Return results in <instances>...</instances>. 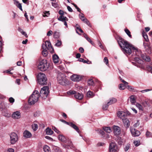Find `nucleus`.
<instances>
[{"label": "nucleus", "instance_id": "f257e3e1", "mask_svg": "<svg viewBox=\"0 0 152 152\" xmlns=\"http://www.w3.org/2000/svg\"><path fill=\"white\" fill-rule=\"evenodd\" d=\"M117 39L119 45L124 54L130 55L132 53V50L137 51V48L121 37H118Z\"/></svg>", "mask_w": 152, "mask_h": 152}, {"label": "nucleus", "instance_id": "f03ea898", "mask_svg": "<svg viewBox=\"0 0 152 152\" xmlns=\"http://www.w3.org/2000/svg\"><path fill=\"white\" fill-rule=\"evenodd\" d=\"M117 115L122 120L125 127L126 129L128 128L129 126L130 122L129 120L126 118L125 113L123 111H119L117 113Z\"/></svg>", "mask_w": 152, "mask_h": 152}, {"label": "nucleus", "instance_id": "7ed1b4c3", "mask_svg": "<svg viewBox=\"0 0 152 152\" xmlns=\"http://www.w3.org/2000/svg\"><path fill=\"white\" fill-rule=\"evenodd\" d=\"M39 97V92L37 90L34 91L29 97L28 100L29 103L31 105L34 104L38 101Z\"/></svg>", "mask_w": 152, "mask_h": 152}, {"label": "nucleus", "instance_id": "20e7f679", "mask_svg": "<svg viewBox=\"0 0 152 152\" xmlns=\"http://www.w3.org/2000/svg\"><path fill=\"white\" fill-rule=\"evenodd\" d=\"M57 80L58 83L61 85L66 86L69 84V81L66 78V76L61 73H58L57 76Z\"/></svg>", "mask_w": 152, "mask_h": 152}, {"label": "nucleus", "instance_id": "39448f33", "mask_svg": "<svg viewBox=\"0 0 152 152\" xmlns=\"http://www.w3.org/2000/svg\"><path fill=\"white\" fill-rule=\"evenodd\" d=\"M38 83L40 85H46L47 80L45 75L42 73H39L37 76Z\"/></svg>", "mask_w": 152, "mask_h": 152}, {"label": "nucleus", "instance_id": "423d86ee", "mask_svg": "<svg viewBox=\"0 0 152 152\" xmlns=\"http://www.w3.org/2000/svg\"><path fill=\"white\" fill-rule=\"evenodd\" d=\"M38 68L41 71H45L48 68L47 60H42L38 65Z\"/></svg>", "mask_w": 152, "mask_h": 152}, {"label": "nucleus", "instance_id": "0eeeda50", "mask_svg": "<svg viewBox=\"0 0 152 152\" xmlns=\"http://www.w3.org/2000/svg\"><path fill=\"white\" fill-rule=\"evenodd\" d=\"M109 152H118L119 149L116 143L112 142L109 145Z\"/></svg>", "mask_w": 152, "mask_h": 152}, {"label": "nucleus", "instance_id": "6e6552de", "mask_svg": "<svg viewBox=\"0 0 152 152\" xmlns=\"http://www.w3.org/2000/svg\"><path fill=\"white\" fill-rule=\"evenodd\" d=\"M10 143L11 144H15L18 140V136L17 134L15 132H13L10 134Z\"/></svg>", "mask_w": 152, "mask_h": 152}, {"label": "nucleus", "instance_id": "1a4fd4ad", "mask_svg": "<svg viewBox=\"0 0 152 152\" xmlns=\"http://www.w3.org/2000/svg\"><path fill=\"white\" fill-rule=\"evenodd\" d=\"M49 93V88L48 86H44L41 89L40 92V95L44 97H46Z\"/></svg>", "mask_w": 152, "mask_h": 152}, {"label": "nucleus", "instance_id": "9d476101", "mask_svg": "<svg viewBox=\"0 0 152 152\" xmlns=\"http://www.w3.org/2000/svg\"><path fill=\"white\" fill-rule=\"evenodd\" d=\"M70 78L73 81L78 82L81 80V77L79 75H73L71 76Z\"/></svg>", "mask_w": 152, "mask_h": 152}, {"label": "nucleus", "instance_id": "9b49d317", "mask_svg": "<svg viewBox=\"0 0 152 152\" xmlns=\"http://www.w3.org/2000/svg\"><path fill=\"white\" fill-rule=\"evenodd\" d=\"M130 131L133 136L137 137L139 136L140 134V132L134 129H130Z\"/></svg>", "mask_w": 152, "mask_h": 152}, {"label": "nucleus", "instance_id": "f8f14e48", "mask_svg": "<svg viewBox=\"0 0 152 152\" xmlns=\"http://www.w3.org/2000/svg\"><path fill=\"white\" fill-rule=\"evenodd\" d=\"M140 55H138L139 57H141L142 59L147 61H150V58L148 56L145 55L144 54H142L141 52H139Z\"/></svg>", "mask_w": 152, "mask_h": 152}, {"label": "nucleus", "instance_id": "ddd939ff", "mask_svg": "<svg viewBox=\"0 0 152 152\" xmlns=\"http://www.w3.org/2000/svg\"><path fill=\"white\" fill-rule=\"evenodd\" d=\"M20 113L18 111H16L13 113L12 115V117L14 119H18L20 118Z\"/></svg>", "mask_w": 152, "mask_h": 152}, {"label": "nucleus", "instance_id": "4468645a", "mask_svg": "<svg viewBox=\"0 0 152 152\" xmlns=\"http://www.w3.org/2000/svg\"><path fill=\"white\" fill-rule=\"evenodd\" d=\"M143 45L144 48L147 51L148 53H151V47L150 45L148 43H143Z\"/></svg>", "mask_w": 152, "mask_h": 152}, {"label": "nucleus", "instance_id": "2eb2a0df", "mask_svg": "<svg viewBox=\"0 0 152 152\" xmlns=\"http://www.w3.org/2000/svg\"><path fill=\"white\" fill-rule=\"evenodd\" d=\"M44 46L45 48L47 47V50H50L51 52L52 51H53V49L52 48L50 42L49 41H46L45 42V44H44Z\"/></svg>", "mask_w": 152, "mask_h": 152}, {"label": "nucleus", "instance_id": "dca6fc26", "mask_svg": "<svg viewBox=\"0 0 152 152\" xmlns=\"http://www.w3.org/2000/svg\"><path fill=\"white\" fill-rule=\"evenodd\" d=\"M114 133L115 135H119L121 133L120 128L118 126H115L113 127Z\"/></svg>", "mask_w": 152, "mask_h": 152}, {"label": "nucleus", "instance_id": "f3484780", "mask_svg": "<svg viewBox=\"0 0 152 152\" xmlns=\"http://www.w3.org/2000/svg\"><path fill=\"white\" fill-rule=\"evenodd\" d=\"M44 45V44L43 43L42 46V49H43L42 51V53L44 57H46L48 54V51L47 48L46 47L45 48Z\"/></svg>", "mask_w": 152, "mask_h": 152}, {"label": "nucleus", "instance_id": "a211bd4d", "mask_svg": "<svg viewBox=\"0 0 152 152\" xmlns=\"http://www.w3.org/2000/svg\"><path fill=\"white\" fill-rule=\"evenodd\" d=\"M23 136L26 138H29L32 136V134L29 131L26 130L23 132Z\"/></svg>", "mask_w": 152, "mask_h": 152}, {"label": "nucleus", "instance_id": "6ab92c4d", "mask_svg": "<svg viewBox=\"0 0 152 152\" xmlns=\"http://www.w3.org/2000/svg\"><path fill=\"white\" fill-rule=\"evenodd\" d=\"M82 15H79V16L80 19L84 23H86L87 25H89L90 24L88 20L86 18H84V19H82V18H84V16L83 14L81 13Z\"/></svg>", "mask_w": 152, "mask_h": 152}, {"label": "nucleus", "instance_id": "aec40b11", "mask_svg": "<svg viewBox=\"0 0 152 152\" xmlns=\"http://www.w3.org/2000/svg\"><path fill=\"white\" fill-rule=\"evenodd\" d=\"M53 62L55 64L58 63L59 61L58 56L56 54H55L53 56Z\"/></svg>", "mask_w": 152, "mask_h": 152}, {"label": "nucleus", "instance_id": "412c9836", "mask_svg": "<svg viewBox=\"0 0 152 152\" xmlns=\"http://www.w3.org/2000/svg\"><path fill=\"white\" fill-rule=\"evenodd\" d=\"M83 36L92 45H94V42L91 40V39L88 37L86 34L85 33H84L83 34Z\"/></svg>", "mask_w": 152, "mask_h": 152}, {"label": "nucleus", "instance_id": "4be33fe9", "mask_svg": "<svg viewBox=\"0 0 152 152\" xmlns=\"http://www.w3.org/2000/svg\"><path fill=\"white\" fill-rule=\"evenodd\" d=\"M69 125L70 126L76 130L78 133L79 132V131L78 128L75 124L72 123L70 122L69 124Z\"/></svg>", "mask_w": 152, "mask_h": 152}, {"label": "nucleus", "instance_id": "5701e85b", "mask_svg": "<svg viewBox=\"0 0 152 152\" xmlns=\"http://www.w3.org/2000/svg\"><path fill=\"white\" fill-rule=\"evenodd\" d=\"M59 21H61L63 22L65 21H68V19L66 17H64L63 15H61L58 18Z\"/></svg>", "mask_w": 152, "mask_h": 152}, {"label": "nucleus", "instance_id": "b1692460", "mask_svg": "<svg viewBox=\"0 0 152 152\" xmlns=\"http://www.w3.org/2000/svg\"><path fill=\"white\" fill-rule=\"evenodd\" d=\"M74 96L77 99H81L83 97L82 94L79 93H76L74 95Z\"/></svg>", "mask_w": 152, "mask_h": 152}, {"label": "nucleus", "instance_id": "393cba45", "mask_svg": "<svg viewBox=\"0 0 152 152\" xmlns=\"http://www.w3.org/2000/svg\"><path fill=\"white\" fill-rule=\"evenodd\" d=\"M7 103L4 102L0 101V109H5L7 107Z\"/></svg>", "mask_w": 152, "mask_h": 152}, {"label": "nucleus", "instance_id": "a878e982", "mask_svg": "<svg viewBox=\"0 0 152 152\" xmlns=\"http://www.w3.org/2000/svg\"><path fill=\"white\" fill-rule=\"evenodd\" d=\"M59 140L61 142H64L66 141V139L63 135H59L58 137Z\"/></svg>", "mask_w": 152, "mask_h": 152}, {"label": "nucleus", "instance_id": "bb28decb", "mask_svg": "<svg viewBox=\"0 0 152 152\" xmlns=\"http://www.w3.org/2000/svg\"><path fill=\"white\" fill-rule=\"evenodd\" d=\"M46 134L48 135H52L53 133V131L49 128H47L46 129Z\"/></svg>", "mask_w": 152, "mask_h": 152}, {"label": "nucleus", "instance_id": "cd10ccee", "mask_svg": "<svg viewBox=\"0 0 152 152\" xmlns=\"http://www.w3.org/2000/svg\"><path fill=\"white\" fill-rule=\"evenodd\" d=\"M117 101V99L115 98H112L110 99V101L107 102V104L110 105L115 103Z\"/></svg>", "mask_w": 152, "mask_h": 152}, {"label": "nucleus", "instance_id": "c85d7f7f", "mask_svg": "<svg viewBox=\"0 0 152 152\" xmlns=\"http://www.w3.org/2000/svg\"><path fill=\"white\" fill-rule=\"evenodd\" d=\"M53 36L55 39H58L59 38L60 34L58 32L55 31L53 32Z\"/></svg>", "mask_w": 152, "mask_h": 152}, {"label": "nucleus", "instance_id": "c756f323", "mask_svg": "<svg viewBox=\"0 0 152 152\" xmlns=\"http://www.w3.org/2000/svg\"><path fill=\"white\" fill-rule=\"evenodd\" d=\"M94 93L91 91H89L86 94V96L87 97L91 98L94 96Z\"/></svg>", "mask_w": 152, "mask_h": 152}, {"label": "nucleus", "instance_id": "7c9ffc66", "mask_svg": "<svg viewBox=\"0 0 152 152\" xmlns=\"http://www.w3.org/2000/svg\"><path fill=\"white\" fill-rule=\"evenodd\" d=\"M88 85L91 86L94 85V83L92 79H89L87 81Z\"/></svg>", "mask_w": 152, "mask_h": 152}, {"label": "nucleus", "instance_id": "2f4dec72", "mask_svg": "<svg viewBox=\"0 0 152 152\" xmlns=\"http://www.w3.org/2000/svg\"><path fill=\"white\" fill-rule=\"evenodd\" d=\"M125 84L121 83L118 86L119 89L120 90H124L125 89L126 86Z\"/></svg>", "mask_w": 152, "mask_h": 152}, {"label": "nucleus", "instance_id": "473e14b6", "mask_svg": "<svg viewBox=\"0 0 152 152\" xmlns=\"http://www.w3.org/2000/svg\"><path fill=\"white\" fill-rule=\"evenodd\" d=\"M143 36L146 42L149 40L148 36L145 32L143 31L142 32Z\"/></svg>", "mask_w": 152, "mask_h": 152}, {"label": "nucleus", "instance_id": "72a5a7b5", "mask_svg": "<svg viewBox=\"0 0 152 152\" xmlns=\"http://www.w3.org/2000/svg\"><path fill=\"white\" fill-rule=\"evenodd\" d=\"M130 101L132 104L135 103L136 100L134 96H131L130 97Z\"/></svg>", "mask_w": 152, "mask_h": 152}, {"label": "nucleus", "instance_id": "f704fd0d", "mask_svg": "<svg viewBox=\"0 0 152 152\" xmlns=\"http://www.w3.org/2000/svg\"><path fill=\"white\" fill-rule=\"evenodd\" d=\"M43 149L45 152H49L50 148L47 145H45L43 147Z\"/></svg>", "mask_w": 152, "mask_h": 152}, {"label": "nucleus", "instance_id": "c9c22d12", "mask_svg": "<svg viewBox=\"0 0 152 152\" xmlns=\"http://www.w3.org/2000/svg\"><path fill=\"white\" fill-rule=\"evenodd\" d=\"M125 32L129 36V37L132 38V35L131 34V33L127 29H126L124 30Z\"/></svg>", "mask_w": 152, "mask_h": 152}, {"label": "nucleus", "instance_id": "e433bc0d", "mask_svg": "<svg viewBox=\"0 0 152 152\" xmlns=\"http://www.w3.org/2000/svg\"><path fill=\"white\" fill-rule=\"evenodd\" d=\"M79 60L80 61L84 63H87L88 64H90V63H88V62H89V60L86 61V60H84L82 58H80L79 59Z\"/></svg>", "mask_w": 152, "mask_h": 152}, {"label": "nucleus", "instance_id": "4c0bfd02", "mask_svg": "<svg viewBox=\"0 0 152 152\" xmlns=\"http://www.w3.org/2000/svg\"><path fill=\"white\" fill-rule=\"evenodd\" d=\"M104 130L107 132L109 133L111 132V130L110 128L109 127H107L104 128Z\"/></svg>", "mask_w": 152, "mask_h": 152}, {"label": "nucleus", "instance_id": "58836bf2", "mask_svg": "<svg viewBox=\"0 0 152 152\" xmlns=\"http://www.w3.org/2000/svg\"><path fill=\"white\" fill-rule=\"evenodd\" d=\"M76 91H69L67 92V93L68 94H75L76 93Z\"/></svg>", "mask_w": 152, "mask_h": 152}, {"label": "nucleus", "instance_id": "ea45409f", "mask_svg": "<svg viewBox=\"0 0 152 152\" xmlns=\"http://www.w3.org/2000/svg\"><path fill=\"white\" fill-rule=\"evenodd\" d=\"M136 106L139 110H143V107L139 103H137L136 104Z\"/></svg>", "mask_w": 152, "mask_h": 152}, {"label": "nucleus", "instance_id": "a19ab883", "mask_svg": "<svg viewBox=\"0 0 152 152\" xmlns=\"http://www.w3.org/2000/svg\"><path fill=\"white\" fill-rule=\"evenodd\" d=\"M130 145L129 144H127L124 147V150L125 151H127L129 148Z\"/></svg>", "mask_w": 152, "mask_h": 152}, {"label": "nucleus", "instance_id": "79ce46f5", "mask_svg": "<svg viewBox=\"0 0 152 152\" xmlns=\"http://www.w3.org/2000/svg\"><path fill=\"white\" fill-rule=\"evenodd\" d=\"M134 144L136 146H138L140 144V142L138 141H135L134 142Z\"/></svg>", "mask_w": 152, "mask_h": 152}, {"label": "nucleus", "instance_id": "37998d69", "mask_svg": "<svg viewBox=\"0 0 152 152\" xmlns=\"http://www.w3.org/2000/svg\"><path fill=\"white\" fill-rule=\"evenodd\" d=\"M61 44V42L59 40H57V42L55 44V46H60Z\"/></svg>", "mask_w": 152, "mask_h": 152}, {"label": "nucleus", "instance_id": "c03bdc74", "mask_svg": "<svg viewBox=\"0 0 152 152\" xmlns=\"http://www.w3.org/2000/svg\"><path fill=\"white\" fill-rule=\"evenodd\" d=\"M108 105V104H104L103 105V106H102V109H103L104 110H106L108 107V105Z\"/></svg>", "mask_w": 152, "mask_h": 152}, {"label": "nucleus", "instance_id": "a18cd8bd", "mask_svg": "<svg viewBox=\"0 0 152 152\" xmlns=\"http://www.w3.org/2000/svg\"><path fill=\"white\" fill-rule=\"evenodd\" d=\"M76 28L81 33H83V31L82 29L79 27L77 24L76 26Z\"/></svg>", "mask_w": 152, "mask_h": 152}, {"label": "nucleus", "instance_id": "49530a36", "mask_svg": "<svg viewBox=\"0 0 152 152\" xmlns=\"http://www.w3.org/2000/svg\"><path fill=\"white\" fill-rule=\"evenodd\" d=\"M16 6L19 8L21 11H23L21 4L20 3H18Z\"/></svg>", "mask_w": 152, "mask_h": 152}, {"label": "nucleus", "instance_id": "de8ad7c7", "mask_svg": "<svg viewBox=\"0 0 152 152\" xmlns=\"http://www.w3.org/2000/svg\"><path fill=\"white\" fill-rule=\"evenodd\" d=\"M9 101L10 103H13L15 101V99L12 97H11L9 98Z\"/></svg>", "mask_w": 152, "mask_h": 152}, {"label": "nucleus", "instance_id": "09e8293b", "mask_svg": "<svg viewBox=\"0 0 152 152\" xmlns=\"http://www.w3.org/2000/svg\"><path fill=\"white\" fill-rule=\"evenodd\" d=\"M52 128L53 130L58 134H59L60 133V132L55 127H53Z\"/></svg>", "mask_w": 152, "mask_h": 152}, {"label": "nucleus", "instance_id": "8fccbe9b", "mask_svg": "<svg viewBox=\"0 0 152 152\" xmlns=\"http://www.w3.org/2000/svg\"><path fill=\"white\" fill-rule=\"evenodd\" d=\"M104 61L107 65L108 64V61L107 57H105L104 58Z\"/></svg>", "mask_w": 152, "mask_h": 152}, {"label": "nucleus", "instance_id": "3c124183", "mask_svg": "<svg viewBox=\"0 0 152 152\" xmlns=\"http://www.w3.org/2000/svg\"><path fill=\"white\" fill-rule=\"evenodd\" d=\"M33 128L34 130H36L38 128V126L37 124H34V125L33 126Z\"/></svg>", "mask_w": 152, "mask_h": 152}, {"label": "nucleus", "instance_id": "603ef678", "mask_svg": "<svg viewBox=\"0 0 152 152\" xmlns=\"http://www.w3.org/2000/svg\"><path fill=\"white\" fill-rule=\"evenodd\" d=\"M134 61L137 62L139 63H141L140 61V60L138 58H135L134 59Z\"/></svg>", "mask_w": 152, "mask_h": 152}, {"label": "nucleus", "instance_id": "864d4df0", "mask_svg": "<svg viewBox=\"0 0 152 152\" xmlns=\"http://www.w3.org/2000/svg\"><path fill=\"white\" fill-rule=\"evenodd\" d=\"M146 68L149 71H151L152 70V66L149 65H147L146 66Z\"/></svg>", "mask_w": 152, "mask_h": 152}, {"label": "nucleus", "instance_id": "5fc2aeb1", "mask_svg": "<svg viewBox=\"0 0 152 152\" xmlns=\"http://www.w3.org/2000/svg\"><path fill=\"white\" fill-rule=\"evenodd\" d=\"M14 150L13 149L9 148L7 150H6L5 152H14Z\"/></svg>", "mask_w": 152, "mask_h": 152}, {"label": "nucleus", "instance_id": "6e6d98bb", "mask_svg": "<svg viewBox=\"0 0 152 152\" xmlns=\"http://www.w3.org/2000/svg\"><path fill=\"white\" fill-rule=\"evenodd\" d=\"M72 4L73 5H74V6L75 7V8L78 11L80 12L81 10L79 7H77V5L76 4H74V3H73V4Z\"/></svg>", "mask_w": 152, "mask_h": 152}, {"label": "nucleus", "instance_id": "4d7b16f0", "mask_svg": "<svg viewBox=\"0 0 152 152\" xmlns=\"http://www.w3.org/2000/svg\"><path fill=\"white\" fill-rule=\"evenodd\" d=\"M151 133L147 131L146 133V137H151Z\"/></svg>", "mask_w": 152, "mask_h": 152}, {"label": "nucleus", "instance_id": "13d9d810", "mask_svg": "<svg viewBox=\"0 0 152 152\" xmlns=\"http://www.w3.org/2000/svg\"><path fill=\"white\" fill-rule=\"evenodd\" d=\"M119 78H120V79L121 80V81L122 82H123L124 83V84H128V83H127V82L125 81L124 80L122 79L120 77H119Z\"/></svg>", "mask_w": 152, "mask_h": 152}, {"label": "nucleus", "instance_id": "bf43d9fd", "mask_svg": "<svg viewBox=\"0 0 152 152\" xmlns=\"http://www.w3.org/2000/svg\"><path fill=\"white\" fill-rule=\"evenodd\" d=\"M52 34H53L52 31L51 30H50V31H49L47 33V36H51V35H52Z\"/></svg>", "mask_w": 152, "mask_h": 152}, {"label": "nucleus", "instance_id": "052dcab7", "mask_svg": "<svg viewBox=\"0 0 152 152\" xmlns=\"http://www.w3.org/2000/svg\"><path fill=\"white\" fill-rule=\"evenodd\" d=\"M67 9L68 10L69 12H73L72 10V8L70 6H67Z\"/></svg>", "mask_w": 152, "mask_h": 152}, {"label": "nucleus", "instance_id": "680f3d73", "mask_svg": "<svg viewBox=\"0 0 152 152\" xmlns=\"http://www.w3.org/2000/svg\"><path fill=\"white\" fill-rule=\"evenodd\" d=\"M140 124V123L139 121H137V122L135 123L134 125V127H137Z\"/></svg>", "mask_w": 152, "mask_h": 152}, {"label": "nucleus", "instance_id": "e2e57ef3", "mask_svg": "<svg viewBox=\"0 0 152 152\" xmlns=\"http://www.w3.org/2000/svg\"><path fill=\"white\" fill-rule=\"evenodd\" d=\"M44 15H43V16L44 17H48V15H49V12H46L45 13H44Z\"/></svg>", "mask_w": 152, "mask_h": 152}, {"label": "nucleus", "instance_id": "0e129e2a", "mask_svg": "<svg viewBox=\"0 0 152 152\" xmlns=\"http://www.w3.org/2000/svg\"><path fill=\"white\" fill-rule=\"evenodd\" d=\"M79 51L81 53H83L84 52V49L83 48H82V47H80L79 48Z\"/></svg>", "mask_w": 152, "mask_h": 152}, {"label": "nucleus", "instance_id": "69168bd1", "mask_svg": "<svg viewBox=\"0 0 152 152\" xmlns=\"http://www.w3.org/2000/svg\"><path fill=\"white\" fill-rule=\"evenodd\" d=\"M14 4H15L16 6L17 5L18 3H19V2L17 0H13Z\"/></svg>", "mask_w": 152, "mask_h": 152}, {"label": "nucleus", "instance_id": "338daca9", "mask_svg": "<svg viewBox=\"0 0 152 152\" xmlns=\"http://www.w3.org/2000/svg\"><path fill=\"white\" fill-rule=\"evenodd\" d=\"M58 13L59 14H60L61 15H64V12L61 10H60L59 11H58Z\"/></svg>", "mask_w": 152, "mask_h": 152}, {"label": "nucleus", "instance_id": "774afa93", "mask_svg": "<svg viewBox=\"0 0 152 152\" xmlns=\"http://www.w3.org/2000/svg\"><path fill=\"white\" fill-rule=\"evenodd\" d=\"M21 34L23 35H24L26 38L28 37V36L27 34H26V33L25 31H23V32H22L21 33Z\"/></svg>", "mask_w": 152, "mask_h": 152}]
</instances>
